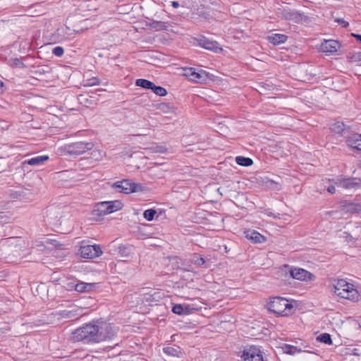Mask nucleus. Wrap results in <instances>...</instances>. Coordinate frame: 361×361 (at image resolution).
I'll use <instances>...</instances> for the list:
<instances>
[{
  "mask_svg": "<svg viewBox=\"0 0 361 361\" xmlns=\"http://www.w3.org/2000/svg\"><path fill=\"white\" fill-rule=\"evenodd\" d=\"M117 334L115 326L104 321L87 323L72 332V340L84 344L98 343L114 339Z\"/></svg>",
  "mask_w": 361,
  "mask_h": 361,
  "instance_id": "1",
  "label": "nucleus"
},
{
  "mask_svg": "<svg viewBox=\"0 0 361 361\" xmlns=\"http://www.w3.org/2000/svg\"><path fill=\"white\" fill-rule=\"evenodd\" d=\"M334 292L341 298L347 299L353 302L358 301L360 295L354 285L347 282L344 279H338L333 287Z\"/></svg>",
  "mask_w": 361,
  "mask_h": 361,
  "instance_id": "2",
  "label": "nucleus"
},
{
  "mask_svg": "<svg viewBox=\"0 0 361 361\" xmlns=\"http://www.w3.org/2000/svg\"><path fill=\"white\" fill-rule=\"evenodd\" d=\"M268 310L279 315L288 316L292 313L293 305L286 298L274 297L268 303Z\"/></svg>",
  "mask_w": 361,
  "mask_h": 361,
  "instance_id": "3",
  "label": "nucleus"
},
{
  "mask_svg": "<svg viewBox=\"0 0 361 361\" xmlns=\"http://www.w3.org/2000/svg\"><path fill=\"white\" fill-rule=\"evenodd\" d=\"M94 144L91 142H77L64 145V152L73 156L80 155L87 151L92 150Z\"/></svg>",
  "mask_w": 361,
  "mask_h": 361,
  "instance_id": "4",
  "label": "nucleus"
},
{
  "mask_svg": "<svg viewBox=\"0 0 361 361\" xmlns=\"http://www.w3.org/2000/svg\"><path fill=\"white\" fill-rule=\"evenodd\" d=\"M178 108L173 102H161L159 101V124L166 123V121L173 119L178 114Z\"/></svg>",
  "mask_w": 361,
  "mask_h": 361,
  "instance_id": "5",
  "label": "nucleus"
},
{
  "mask_svg": "<svg viewBox=\"0 0 361 361\" xmlns=\"http://www.w3.org/2000/svg\"><path fill=\"white\" fill-rule=\"evenodd\" d=\"M112 188L117 192H123L125 194L142 191L143 188L141 184H137L128 179H124L114 183L112 185Z\"/></svg>",
  "mask_w": 361,
  "mask_h": 361,
  "instance_id": "6",
  "label": "nucleus"
},
{
  "mask_svg": "<svg viewBox=\"0 0 361 361\" xmlns=\"http://www.w3.org/2000/svg\"><path fill=\"white\" fill-rule=\"evenodd\" d=\"M79 254L82 258L93 259L102 255V250L99 245H88L82 241L80 246Z\"/></svg>",
  "mask_w": 361,
  "mask_h": 361,
  "instance_id": "7",
  "label": "nucleus"
},
{
  "mask_svg": "<svg viewBox=\"0 0 361 361\" xmlns=\"http://www.w3.org/2000/svg\"><path fill=\"white\" fill-rule=\"evenodd\" d=\"M240 357L243 361H264L262 351L255 345L245 348Z\"/></svg>",
  "mask_w": 361,
  "mask_h": 361,
  "instance_id": "8",
  "label": "nucleus"
},
{
  "mask_svg": "<svg viewBox=\"0 0 361 361\" xmlns=\"http://www.w3.org/2000/svg\"><path fill=\"white\" fill-rule=\"evenodd\" d=\"M334 183L338 186L346 190L361 189V179L358 178H343L338 177Z\"/></svg>",
  "mask_w": 361,
  "mask_h": 361,
  "instance_id": "9",
  "label": "nucleus"
},
{
  "mask_svg": "<svg viewBox=\"0 0 361 361\" xmlns=\"http://www.w3.org/2000/svg\"><path fill=\"white\" fill-rule=\"evenodd\" d=\"M182 75L186 77L188 80L199 83H202L207 78V75L204 71L196 72L193 68H183Z\"/></svg>",
  "mask_w": 361,
  "mask_h": 361,
  "instance_id": "10",
  "label": "nucleus"
},
{
  "mask_svg": "<svg viewBox=\"0 0 361 361\" xmlns=\"http://www.w3.org/2000/svg\"><path fill=\"white\" fill-rule=\"evenodd\" d=\"M173 26L165 23L159 21V41L163 44H168L171 39V34L173 33Z\"/></svg>",
  "mask_w": 361,
  "mask_h": 361,
  "instance_id": "11",
  "label": "nucleus"
},
{
  "mask_svg": "<svg viewBox=\"0 0 361 361\" xmlns=\"http://www.w3.org/2000/svg\"><path fill=\"white\" fill-rule=\"evenodd\" d=\"M290 276L297 280L300 281H312L314 279V276L308 271L301 268H294L290 271Z\"/></svg>",
  "mask_w": 361,
  "mask_h": 361,
  "instance_id": "12",
  "label": "nucleus"
},
{
  "mask_svg": "<svg viewBox=\"0 0 361 361\" xmlns=\"http://www.w3.org/2000/svg\"><path fill=\"white\" fill-rule=\"evenodd\" d=\"M340 43L334 39L324 40L320 46L322 51L329 54H334L340 48Z\"/></svg>",
  "mask_w": 361,
  "mask_h": 361,
  "instance_id": "13",
  "label": "nucleus"
},
{
  "mask_svg": "<svg viewBox=\"0 0 361 361\" xmlns=\"http://www.w3.org/2000/svg\"><path fill=\"white\" fill-rule=\"evenodd\" d=\"M198 42L200 46L206 49L211 50L214 52H219L222 51V49L219 47V44L217 42L210 40L205 37H201L198 39Z\"/></svg>",
  "mask_w": 361,
  "mask_h": 361,
  "instance_id": "14",
  "label": "nucleus"
},
{
  "mask_svg": "<svg viewBox=\"0 0 361 361\" xmlns=\"http://www.w3.org/2000/svg\"><path fill=\"white\" fill-rule=\"evenodd\" d=\"M244 234L245 238L252 243H263L267 240L265 236L255 230H246L244 231Z\"/></svg>",
  "mask_w": 361,
  "mask_h": 361,
  "instance_id": "15",
  "label": "nucleus"
},
{
  "mask_svg": "<svg viewBox=\"0 0 361 361\" xmlns=\"http://www.w3.org/2000/svg\"><path fill=\"white\" fill-rule=\"evenodd\" d=\"M179 261L180 259L177 257L164 258L162 263L166 264V269H168L165 271V273L169 274V272H173L176 269H180Z\"/></svg>",
  "mask_w": 361,
  "mask_h": 361,
  "instance_id": "16",
  "label": "nucleus"
},
{
  "mask_svg": "<svg viewBox=\"0 0 361 361\" xmlns=\"http://www.w3.org/2000/svg\"><path fill=\"white\" fill-rule=\"evenodd\" d=\"M49 159V157L48 155H41L23 161L22 166L23 168H25L27 165L40 166L42 165L45 161H48Z\"/></svg>",
  "mask_w": 361,
  "mask_h": 361,
  "instance_id": "17",
  "label": "nucleus"
},
{
  "mask_svg": "<svg viewBox=\"0 0 361 361\" xmlns=\"http://www.w3.org/2000/svg\"><path fill=\"white\" fill-rule=\"evenodd\" d=\"M135 85L145 90H152L154 94L158 95V86L148 80L142 78L137 79L135 80Z\"/></svg>",
  "mask_w": 361,
  "mask_h": 361,
  "instance_id": "18",
  "label": "nucleus"
},
{
  "mask_svg": "<svg viewBox=\"0 0 361 361\" xmlns=\"http://www.w3.org/2000/svg\"><path fill=\"white\" fill-rule=\"evenodd\" d=\"M78 100L80 104L87 108H92L97 104L95 97L89 94H80Z\"/></svg>",
  "mask_w": 361,
  "mask_h": 361,
  "instance_id": "19",
  "label": "nucleus"
},
{
  "mask_svg": "<svg viewBox=\"0 0 361 361\" xmlns=\"http://www.w3.org/2000/svg\"><path fill=\"white\" fill-rule=\"evenodd\" d=\"M348 145L350 147L361 151V134L354 133L347 138Z\"/></svg>",
  "mask_w": 361,
  "mask_h": 361,
  "instance_id": "20",
  "label": "nucleus"
},
{
  "mask_svg": "<svg viewBox=\"0 0 361 361\" xmlns=\"http://www.w3.org/2000/svg\"><path fill=\"white\" fill-rule=\"evenodd\" d=\"M107 201L106 202H98L95 204L93 210H92V215L96 216H102L104 215L108 214L107 210L108 207L107 205Z\"/></svg>",
  "mask_w": 361,
  "mask_h": 361,
  "instance_id": "21",
  "label": "nucleus"
},
{
  "mask_svg": "<svg viewBox=\"0 0 361 361\" xmlns=\"http://www.w3.org/2000/svg\"><path fill=\"white\" fill-rule=\"evenodd\" d=\"M288 37L282 34H272L268 36V40L269 42L274 45H278L284 43L287 40Z\"/></svg>",
  "mask_w": 361,
  "mask_h": 361,
  "instance_id": "22",
  "label": "nucleus"
},
{
  "mask_svg": "<svg viewBox=\"0 0 361 361\" xmlns=\"http://www.w3.org/2000/svg\"><path fill=\"white\" fill-rule=\"evenodd\" d=\"M94 287V283L79 282L75 284V290L79 293H87L91 291Z\"/></svg>",
  "mask_w": 361,
  "mask_h": 361,
  "instance_id": "23",
  "label": "nucleus"
},
{
  "mask_svg": "<svg viewBox=\"0 0 361 361\" xmlns=\"http://www.w3.org/2000/svg\"><path fill=\"white\" fill-rule=\"evenodd\" d=\"M107 203L108 214L121 210L123 206V204L120 200L107 201Z\"/></svg>",
  "mask_w": 361,
  "mask_h": 361,
  "instance_id": "24",
  "label": "nucleus"
},
{
  "mask_svg": "<svg viewBox=\"0 0 361 361\" xmlns=\"http://www.w3.org/2000/svg\"><path fill=\"white\" fill-rule=\"evenodd\" d=\"M163 352L167 356L179 357L180 353V348L176 345L166 346L163 348Z\"/></svg>",
  "mask_w": 361,
  "mask_h": 361,
  "instance_id": "25",
  "label": "nucleus"
},
{
  "mask_svg": "<svg viewBox=\"0 0 361 361\" xmlns=\"http://www.w3.org/2000/svg\"><path fill=\"white\" fill-rule=\"evenodd\" d=\"M236 163L243 166H250L253 164V161L251 158L238 156L235 158Z\"/></svg>",
  "mask_w": 361,
  "mask_h": 361,
  "instance_id": "26",
  "label": "nucleus"
},
{
  "mask_svg": "<svg viewBox=\"0 0 361 361\" xmlns=\"http://www.w3.org/2000/svg\"><path fill=\"white\" fill-rule=\"evenodd\" d=\"M77 312H78V310L75 309L72 310H65L61 311L59 314L62 317L71 319V318H74L78 315Z\"/></svg>",
  "mask_w": 361,
  "mask_h": 361,
  "instance_id": "27",
  "label": "nucleus"
},
{
  "mask_svg": "<svg viewBox=\"0 0 361 361\" xmlns=\"http://www.w3.org/2000/svg\"><path fill=\"white\" fill-rule=\"evenodd\" d=\"M317 339L322 343H324L326 344H331L332 343V339L331 338V336L327 333H324L320 334Z\"/></svg>",
  "mask_w": 361,
  "mask_h": 361,
  "instance_id": "28",
  "label": "nucleus"
},
{
  "mask_svg": "<svg viewBox=\"0 0 361 361\" xmlns=\"http://www.w3.org/2000/svg\"><path fill=\"white\" fill-rule=\"evenodd\" d=\"M331 130L336 133H342L345 130V125L342 122H336L332 125Z\"/></svg>",
  "mask_w": 361,
  "mask_h": 361,
  "instance_id": "29",
  "label": "nucleus"
},
{
  "mask_svg": "<svg viewBox=\"0 0 361 361\" xmlns=\"http://www.w3.org/2000/svg\"><path fill=\"white\" fill-rule=\"evenodd\" d=\"M191 260L195 265L197 266H202L205 264L204 259L198 254H194Z\"/></svg>",
  "mask_w": 361,
  "mask_h": 361,
  "instance_id": "30",
  "label": "nucleus"
},
{
  "mask_svg": "<svg viewBox=\"0 0 361 361\" xmlns=\"http://www.w3.org/2000/svg\"><path fill=\"white\" fill-rule=\"evenodd\" d=\"M157 214V211L154 209H147L143 213V216L148 221H152L154 215Z\"/></svg>",
  "mask_w": 361,
  "mask_h": 361,
  "instance_id": "31",
  "label": "nucleus"
},
{
  "mask_svg": "<svg viewBox=\"0 0 361 361\" xmlns=\"http://www.w3.org/2000/svg\"><path fill=\"white\" fill-rule=\"evenodd\" d=\"M90 155L92 159L97 161L102 158L104 153L99 149H94L91 152Z\"/></svg>",
  "mask_w": 361,
  "mask_h": 361,
  "instance_id": "32",
  "label": "nucleus"
},
{
  "mask_svg": "<svg viewBox=\"0 0 361 361\" xmlns=\"http://www.w3.org/2000/svg\"><path fill=\"white\" fill-rule=\"evenodd\" d=\"M172 311L174 314H183V305L176 304L174 305Z\"/></svg>",
  "mask_w": 361,
  "mask_h": 361,
  "instance_id": "33",
  "label": "nucleus"
},
{
  "mask_svg": "<svg viewBox=\"0 0 361 361\" xmlns=\"http://www.w3.org/2000/svg\"><path fill=\"white\" fill-rule=\"evenodd\" d=\"M64 49L62 47L58 46L52 49V54L56 56L61 57L63 55Z\"/></svg>",
  "mask_w": 361,
  "mask_h": 361,
  "instance_id": "34",
  "label": "nucleus"
},
{
  "mask_svg": "<svg viewBox=\"0 0 361 361\" xmlns=\"http://www.w3.org/2000/svg\"><path fill=\"white\" fill-rule=\"evenodd\" d=\"M166 5H171L173 8H177L180 6L179 1L174 0H164L163 6L165 7Z\"/></svg>",
  "mask_w": 361,
  "mask_h": 361,
  "instance_id": "35",
  "label": "nucleus"
},
{
  "mask_svg": "<svg viewBox=\"0 0 361 361\" xmlns=\"http://www.w3.org/2000/svg\"><path fill=\"white\" fill-rule=\"evenodd\" d=\"M13 65L17 67L25 68V65L23 62L22 58H15L12 59Z\"/></svg>",
  "mask_w": 361,
  "mask_h": 361,
  "instance_id": "36",
  "label": "nucleus"
},
{
  "mask_svg": "<svg viewBox=\"0 0 361 361\" xmlns=\"http://www.w3.org/2000/svg\"><path fill=\"white\" fill-rule=\"evenodd\" d=\"M100 82H101V80L98 78H92L87 80V82L86 85H85V86L98 85L100 84Z\"/></svg>",
  "mask_w": 361,
  "mask_h": 361,
  "instance_id": "37",
  "label": "nucleus"
},
{
  "mask_svg": "<svg viewBox=\"0 0 361 361\" xmlns=\"http://www.w3.org/2000/svg\"><path fill=\"white\" fill-rule=\"evenodd\" d=\"M145 299L147 301H156V297L157 295V293L156 291H154L153 293H145Z\"/></svg>",
  "mask_w": 361,
  "mask_h": 361,
  "instance_id": "38",
  "label": "nucleus"
},
{
  "mask_svg": "<svg viewBox=\"0 0 361 361\" xmlns=\"http://www.w3.org/2000/svg\"><path fill=\"white\" fill-rule=\"evenodd\" d=\"M197 309L191 307L189 305H183V314H187L191 312L192 310H196Z\"/></svg>",
  "mask_w": 361,
  "mask_h": 361,
  "instance_id": "39",
  "label": "nucleus"
},
{
  "mask_svg": "<svg viewBox=\"0 0 361 361\" xmlns=\"http://www.w3.org/2000/svg\"><path fill=\"white\" fill-rule=\"evenodd\" d=\"M336 22L341 24L343 27H347L349 23L343 18H336Z\"/></svg>",
  "mask_w": 361,
  "mask_h": 361,
  "instance_id": "40",
  "label": "nucleus"
},
{
  "mask_svg": "<svg viewBox=\"0 0 361 361\" xmlns=\"http://www.w3.org/2000/svg\"><path fill=\"white\" fill-rule=\"evenodd\" d=\"M167 94V91L165 88L159 86V97H164Z\"/></svg>",
  "mask_w": 361,
  "mask_h": 361,
  "instance_id": "41",
  "label": "nucleus"
},
{
  "mask_svg": "<svg viewBox=\"0 0 361 361\" xmlns=\"http://www.w3.org/2000/svg\"><path fill=\"white\" fill-rule=\"evenodd\" d=\"M169 152V149L164 147V146H159V154H167Z\"/></svg>",
  "mask_w": 361,
  "mask_h": 361,
  "instance_id": "42",
  "label": "nucleus"
},
{
  "mask_svg": "<svg viewBox=\"0 0 361 361\" xmlns=\"http://www.w3.org/2000/svg\"><path fill=\"white\" fill-rule=\"evenodd\" d=\"M327 191L331 194H334L336 192V188L334 185H329L327 188Z\"/></svg>",
  "mask_w": 361,
  "mask_h": 361,
  "instance_id": "43",
  "label": "nucleus"
},
{
  "mask_svg": "<svg viewBox=\"0 0 361 361\" xmlns=\"http://www.w3.org/2000/svg\"><path fill=\"white\" fill-rule=\"evenodd\" d=\"M352 36L354 37L358 42H361V35L352 33Z\"/></svg>",
  "mask_w": 361,
  "mask_h": 361,
  "instance_id": "44",
  "label": "nucleus"
},
{
  "mask_svg": "<svg viewBox=\"0 0 361 361\" xmlns=\"http://www.w3.org/2000/svg\"><path fill=\"white\" fill-rule=\"evenodd\" d=\"M163 213H165V210H164V209H159V218H161V219H162Z\"/></svg>",
  "mask_w": 361,
  "mask_h": 361,
  "instance_id": "45",
  "label": "nucleus"
},
{
  "mask_svg": "<svg viewBox=\"0 0 361 361\" xmlns=\"http://www.w3.org/2000/svg\"><path fill=\"white\" fill-rule=\"evenodd\" d=\"M4 88H3V82L0 80V93L3 92Z\"/></svg>",
  "mask_w": 361,
  "mask_h": 361,
  "instance_id": "46",
  "label": "nucleus"
},
{
  "mask_svg": "<svg viewBox=\"0 0 361 361\" xmlns=\"http://www.w3.org/2000/svg\"><path fill=\"white\" fill-rule=\"evenodd\" d=\"M0 161H5L4 159L2 157H0Z\"/></svg>",
  "mask_w": 361,
  "mask_h": 361,
  "instance_id": "47",
  "label": "nucleus"
}]
</instances>
